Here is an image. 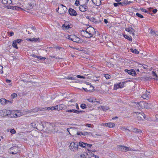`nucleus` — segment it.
I'll return each mask as SVG.
<instances>
[{
	"label": "nucleus",
	"instance_id": "26",
	"mask_svg": "<svg viewBox=\"0 0 158 158\" xmlns=\"http://www.w3.org/2000/svg\"><path fill=\"white\" fill-rule=\"evenodd\" d=\"M0 102L2 104H6V103H7V102H9V101H7L4 98H1L0 100Z\"/></svg>",
	"mask_w": 158,
	"mask_h": 158
},
{
	"label": "nucleus",
	"instance_id": "56",
	"mask_svg": "<svg viewBox=\"0 0 158 158\" xmlns=\"http://www.w3.org/2000/svg\"><path fill=\"white\" fill-rule=\"evenodd\" d=\"M7 0H2V2L4 4H6L8 2Z\"/></svg>",
	"mask_w": 158,
	"mask_h": 158
},
{
	"label": "nucleus",
	"instance_id": "51",
	"mask_svg": "<svg viewBox=\"0 0 158 158\" xmlns=\"http://www.w3.org/2000/svg\"><path fill=\"white\" fill-rule=\"evenodd\" d=\"M75 4L77 6H79L80 5V3L79 1L78 0H77L75 3Z\"/></svg>",
	"mask_w": 158,
	"mask_h": 158
},
{
	"label": "nucleus",
	"instance_id": "45",
	"mask_svg": "<svg viewBox=\"0 0 158 158\" xmlns=\"http://www.w3.org/2000/svg\"><path fill=\"white\" fill-rule=\"evenodd\" d=\"M120 129L122 131H126V132H127L126 131H129V130L127 129L126 128H125L124 127H121Z\"/></svg>",
	"mask_w": 158,
	"mask_h": 158
},
{
	"label": "nucleus",
	"instance_id": "63",
	"mask_svg": "<svg viewBox=\"0 0 158 158\" xmlns=\"http://www.w3.org/2000/svg\"><path fill=\"white\" fill-rule=\"evenodd\" d=\"M157 10L156 9H154L152 11H153V13L155 14L157 12Z\"/></svg>",
	"mask_w": 158,
	"mask_h": 158
},
{
	"label": "nucleus",
	"instance_id": "48",
	"mask_svg": "<svg viewBox=\"0 0 158 158\" xmlns=\"http://www.w3.org/2000/svg\"><path fill=\"white\" fill-rule=\"evenodd\" d=\"M138 67L139 69H142V68H143L144 69H146V67L144 66L143 65L140 64H139L138 65Z\"/></svg>",
	"mask_w": 158,
	"mask_h": 158
},
{
	"label": "nucleus",
	"instance_id": "22",
	"mask_svg": "<svg viewBox=\"0 0 158 158\" xmlns=\"http://www.w3.org/2000/svg\"><path fill=\"white\" fill-rule=\"evenodd\" d=\"M8 9H10L13 10H23V9L18 6H9L7 7Z\"/></svg>",
	"mask_w": 158,
	"mask_h": 158
},
{
	"label": "nucleus",
	"instance_id": "1",
	"mask_svg": "<svg viewBox=\"0 0 158 158\" xmlns=\"http://www.w3.org/2000/svg\"><path fill=\"white\" fill-rule=\"evenodd\" d=\"M81 32L82 36L89 38L92 37L95 34V31L94 28L89 27L87 28L85 31H81Z\"/></svg>",
	"mask_w": 158,
	"mask_h": 158
},
{
	"label": "nucleus",
	"instance_id": "47",
	"mask_svg": "<svg viewBox=\"0 0 158 158\" xmlns=\"http://www.w3.org/2000/svg\"><path fill=\"white\" fill-rule=\"evenodd\" d=\"M104 77H105L106 79H110L111 77L109 75H108V74L104 75Z\"/></svg>",
	"mask_w": 158,
	"mask_h": 158
},
{
	"label": "nucleus",
	"instance_id": "18",
	"mask_svg": "<svg viewBox=\"0 0 158 158\" xmlns=\"http://www.w3.org/2000/svg\"><path fill=\"white\" fill-rule=\"evenodd\" d=\"M27 41H31V42H35L39 41V38H27L26 39Z\"/></svg>",
	"mask_w": 158,
	"mask_h": 158
},
{
	"label": "nucleus",
	"instance_id": "13",
	"mask_svg": "<svg viewBox=\"0 0 158 158\" xmlns=\"http://www.w3.org/2000/svg\"><path fill=\"white\" fill-rule=\"evenodd\" d=\"M125 71V72H127L128 74L131 75L133 76H135L136 75V73L134 69L128 70L127 69H126Z\"/></svg>",
	"mask_w": 158,
	"mask_h": 158
},
{
	"label": "nucleus",
	"instance_id": "9",
	"mask_svg": "<svg viewBox=\"0 0 158 158\" xmlns=\"http://www.w3.org/2000/svg\"><path fill=\"white\" fill-rule=\"evenodd\" d=\"M72 25L68 22H65L62 26V28L64 30H68L72 27Z\"/></svg>",
	"mask_w": 158,
	"mask_h": 158
},
{
	"label": "nucleus",
	"instance_id": "30",
	"mask_svg": "<svg viewBox=\"0 0 158 158\" xmlns=\"http://www.w3.org/2000/svg\"><path fill=\"white\" fill-rule=\"evenodd\" d=\"M87 100L90 102H96V99L94 98H90L87 99Z\"/></svg>",
	"mask_w": 158,
	"mask_h": 158
},
{
	"label": "nucleus",
	"instance_id": "34",
	"mask_svg": "<svg viewBox=\"0 0 158 158\" xmlns=\"http://www.w3.org/2000/svg\"><path fill=\"white\" fill-rule=\"evenodd\" d=\"M12 46L13 47H14L15 48H16V49L18 48L17 44H16V43H15V42H14V41L13 42L12 44Z\"/></svg>",
	"mask_w": 158,
	"mask_h": 158
},
{
	"label": "nucleus",
	"instance_id": "57",
	"mask_svg": "<svg viewBox=\"0 0 158 158\" xmlns=\"http://www.w3.org/2000/svg\"><path fill=\"white\" fill-rule=\"evenodd\" d=\"M68 79H71V80H74L75 79V78L74 77H67V78Z\"/></svg>",
	"mask_w": 158,
	"mask_h": 158
},
{
	"label": "nucleus",
	"instance_id": "37",
	"mask_svg": "<svg viewBox=\"0 0 158 158\" xmlns=\"http://www.w3.org/2000/svg\"><path fill=\"white\" fill-rule=\"evenodd\" d=\"M45 110H55L54 108V106H52L51 107H47V108H45Z\"/></svg>",
	"mask_w": 158,
	"mask_h": 158
},
{
	"label": "nucleus",
	"instance_id": "54",
	"mask_svg": "<svg viewBox=\"0 0 158 158\" xmlns=\"http://www.w3.org/2000/svg\"><path fill=\"white\" fill-rule=\"evenodd\" d=\"M3 67L0 65V73L1 74L3 73L2 71Z\"/></svg>",
	"mask_w": 158,
	"mask_h": 158
},
{
	"label": "nucleus",
	"instance_id": "21",
	"mask_svg": "<svg viewBox=\"0 0 158 158\" xmlns=\"http://www.w3.org/2000/svg\"><path fill=\"white\" fill-rule=\"evenodd\" d=\"M150 95V92H146L145 94H143L142 97L144 99H148L149 98V97Z\"/></svg>",
	"mask_w": 158,
	"mask_h": 158
},
{
	"label": "nucleus",
	"instance_id": "49",
	"mask_svg": "<svg viewBox=\"0 0 158 158\" xmlns=\"http://www.w3.org/2000/svg\"><path fill=\"white\" fill-rule=\"evenodd\" d=\"M22 41V40L21 39H18L14 41V42H15L16 44L19 43Z\"/></svg>",
	"mask_w": 158,
	"mask_h": 158
},
{
	"label": "nucleus",
	"instance_id": "24",
	"mask_svg": "<svg viewBox=\"0 0 158 158\" xmlns=\"http://www.w3.org/2000/svg\"><path fill=\"white\" fill-rule=\"evenodd\" d=\"M101 0H92V2L96 6L100 5L101 2Z\"/></svg>",
	"mask_w": 158,
	"mask_h": 158
},
{
	"label": "nucleus",
	"instance_id": "33",
	"mask_svg": "<svg viewBox=\"0 0 158 158\" xmlns=\"http://www.w3.org/2000/svg\"><path fill=\"white\" fill-rule=\"evenodd\" d=\"M152 75L154 77H155L154 78V79L156 80H158V77H157L156 74L154 72H152Z\"/></svg>",
	"mask_w": 158,
	"mask_h": 158
},
{
	"label": "nucleus",
	"instance_id": "27",
	"mask_svg": "<svg viewBox=\"0 0 158 158\" xmlns=\"http://www.w3.org/2000/svg\"><path fill=\"white\" fill-rule=\"evenodd\" d=\"M0 116H1V117L6 116L5 110H0Z\"/></svg>",
	"mask_w": 158,
	"mask_h": 158
},
{
	"label": "nucleus",
	"instance_id": "60",
	"mask_svg": "<svg viewBox=\"0 0 158 158\" xmlns=\"http://www.w3.org/2000/svg\"><path fill=\"white\" fill-rule=\"evenodd\" d=\"M31 125L33 127L37 128V127H36L35 126V123H31Z\"/></svg>",
	"mask_w": 158,
	"mask_h": 158
},
{
	"label": "nucleus",
	"instance_id": "31",
	"mask_svg": "<svg viewBox=\"0 0 158 158\" xmlns=\"http://www.w3.org/2000/svg\"><path fill=\"white\" fill-rule=\"evenodd\" d=\"M123 36L125 38L131 41L132 40V38L131 36H130L127 35H124Z\"/></svg>",
	"mask_w": 158,
	"mask_h": 158
},
{
	"label": "nucleus",
	"instance_id": "43",
	"mask_svg": "<svg viewBox=\"0 0 158 158\" xmlns=\"http://www.w3.org/2000/svg\"><path fill=\"white\" fill-rule=\"evenodd\" d=\"M51 127L52 128V129L50 131H48V132L50 133H54L55 132V131H54L53 129H54V127H52V126H51L50 127V128H51Z\"/></svg>",
	"mask_w": 158,
	"mask_h": 158
},
{
	"label": "nucleus",
	"instance_id": "35",
	"mask_svg": "<svg viewBox=\"0 0 158 158\" xmlns=\"http://www.w3.org/2000/svg\"><path fill=\"white\" fill-rule=\"evenodd\" d=\"M59 107L61 108V110L62 109H65L66 108V106L63 104L59 105Z\"/></svg>",
	"mask_w": 158,
	"mask_h": 158
},
{
	"label": "nucleus",
	"instance_id": "5",
	"mask_svg": "<svg viewBox=\"0 0 158 158\" xmlns=\"http://www.w3.org/2000/svg\"><path fill=\"white\" fill-rule=\"evenodd\" d=\"M67 9L66 6L62 4L59 5L58 12L60 14H63L65 13L67 11Z\"/></svg>",
	"mask_w": 158,
	"mask_h": 158
},
{
	"label": "nucleus",
	"instance_id": "46",
	"mask_svg": "<svg viewBox=\"0 0 158 158\" xmlns=\"http://www.w3.org/2000/svg\"><path fill=\"white\" fill-rule=\"evenodd\" d=\"M123 6L124 5H126L129 4V3L127 0H124L123 2Z\"/></svg>",
	"mask_w": 158,
	"mask_h": 158
},
{
	"label": "nucleus",
	"instance_id": "50",
	"mask_svg": "<svg viewBox=\"0 0 158 158\" xmlns=\"http://www.w3.org/2000/svg\"><path fill=\"white\" fill-rule=\"evenodd\" d=\"M11 96L12 98H14L17 96V94L15 93H14L11 94Z\"/></svg>",
	"mask_w": 158,
	"mask_h": 158
},
{
	"label": "nucleus",
	"instance_id": "32",
	"mask_svg": "<svg viewBox=\"0 0 158 158\" xmlns=\"http://www.w3.org/2000/svg\"><path fill=\"white\" fill-rule=\"evenodd\" d=\"M131 52L133 53H134L136 54H138L139 53V51H138L136 49H130Z\"/></svg>",
	"mask_w": 158,
	"mask_h": 158
},
{
	"label": "nucleus",
	"instance_id": "38",
	"mask_svg": "<svg viewBox=\"0 0 158 158\" xmlns=\"http://www.w3.org/2000/svg\"><path fill=\"white\" fill-rule=\"evenodd\" d=\"M37 58L40 60H45L46 59V58L44 57L38 56Z\"/></svg>",
	"mask_w": 158,
	"mask_h": 158
},
{
	"label": "nucleus",
	"instance_id": "28",
	"mask_svg": "<svg viewBox=\"0 0 158 158\" xmlns=\"http://www.w3.org/2000/svg\"><path fill=\"white\" fill-rule=\"evenodd\" d=\"M79 145L81 147L85 148L86 147V143H84L82 142H79Z\"/></svg>",
	"mask_w": 158,
	"mask_h": 158
},
{
	"label": "nucleus",
	"instance_id": "20",
	"mask_svg": "<svg viewBox=\"0 0 158 158\" xmlns=\"http://www.w3.org/2000/svg\"><path fill=\"white\" fill-rule=\"evenodd\" d=\"M67 112H73L75 113L79 114L80 112H83V111H78L76 110L72 109V110H67L66 111Z\"/></svg>",
	"mask_w": 158,
	"mask_h": 158
},
{
	"label": "nucleus",
	"instance_id": "62",
	"mask_svg": "<svg viewBox=\"0 0 158 158\" xmlns=\"http://www.w3.org/2000/svg\"><path fill=\"white\" fill-rule=\"evenodd\" d=\"M7 1V4H10L12 2L11 0H8Z\"/></svg>",
	"mask_w": 158,
	"mask_h": 158
},
{
	"label": "nucleus",
	"instance_id": "19",
	"mask_svg": "<svg viewBox=\"0 0 158 158\" xmlns=\"http://www.w3.org/2000/svg\"><path fill=\"white\" fill-rule=\"evenodd\" d=\"M119 148L121 150L124 151H127L129 150V148L128 147L120 145L119 146Z\"/></svg>",
	"mask_w": 158,
	"mask_h": 158
},
{
	"label": "nucleus",
	"instance_id": "53",
	"mask_svg": "<svg viewBox=\"0 0 158 158\" xmlns=\"http://www.w3.org/2000/svg\"><path fill=\"white\" fill-rule=\"evenodd\" d=\"M140 10L143 12L148 13V12L144 9L141 8Z\"/></svg>",
	"mask_w": 158,
	"mask_h": 158
},
{
	"label": "nucleus",
	"instance_id": "23",
	"mask_svg": "<svg viewBox=\"0 0 158 158\" xmlns=\"http://www.w3.org/2000/svg\"><path fill=\"white\" fill-rule=\"evenodd\" d=\"M35 5V4L34 3H31L30 4L28 5L26 7L28 10H30L32 9Z\"/></svg>",
	"mask_w": 158,
	"mask_h": 158
},
{
	"label": "nucleus",
	"instance_id": "16",
	"mask_svg": "<svg viewBox=\"0 0 158 158\" xmlns=\"http://www.w3.org/2000/svg\"><path fill=\"white\" fill-rule=\"evenodd\" d=\"M69 14L71 15L76 16L77 15L76 11L72 9H70L69 10Z\"/></svg>",
	"mask_w": 158,
	"mask_h": 158
},
{
	"label": "nucleus",
	"instance_id": "42",
	"mask_svg": "<svg viewBox=\"0 0 158 158\" xmlns=\"http://www.w3.org/2000/svg\"><path fill=\"white\" fill-rule=\"evenodd\" d=\"M55 110H57L59 111L61 110V108L59 107V105H57L55 106H54Z\"/></svg>",
	"mask_w": 158,
	"mask_h": 158
},
{
	"label": "nucleus",
	"instance_id": "17",
	"mask_svg": "<svg viewBox=\"0 0 158 158\" xmlns=\"http://www.w3.org/2000/svg\"><path fill=\"white\" fill-rule=\"evenodd\" d=\"M103 125L109 127L110 128H112L114 127L115 126V124L113 123H105Z\"/></svg>",
	"mask_w": 158,
	"mask_h": 158
},
{
	"label": "nucleus",
	"instance_id": "14",
	"mask_svg": "<svg viewBox=\"0 0 158 158\" xmlns=\"http://www.w3.org/2000/svg\"><path fill=\"white\" fill-rule=\"evenodd\" d=\"M79 9L81 12H84L87 10V6L85 5H81L79 6Z\"/></svg>",
	"mask_w": 158,
	"mask_h": 158
},
{
	"label": "nucleus",
	"instance_id": "36",
	"mask_svg": "<svg viewBox=\"0 0 158 158\" xmlns=\"http://www.w3.org/2000/svg\"><path fill=\"white\" fill-rule=\"evenodd\" d=\"M133 131L134 132L141 133L142 131L140 130H138L136 128H134L133 130Z\"/></svg>",
	"mask_w": 158,
	"mask_h": 158
},
{
	"label": "nucleus",
	"instance_id": "7",
	"mask_svg": "<svg viewBox=\"0 0 158 158\" xmlns=\"http://www.w3.org/2000/svg\"><path fill=\"white\" fill-rule=\"evenodd\" d=\"M139 120H143L145 118V115L142 112H135L134 115Z\"/></svg>",
	"mask_w": 158,
	"mask_h": 158
},
{
	"label": "nucleus",
	"instance_id": "8",
	"mask_svg": "<svg viewBox=\"0 0 158 158\" xmlns=\"http://www.w3.org/2000/svg\"><path fill=\"white\" fill-rule=\"evenodd\" d=\"M125 82H120L114 85V90H117L119 88H122L124 86Z\"/></svg>",
	"mask_w": 158,
	"mask_h": 158
},
{
	"label": "nucleus",
	"instance_id": "10",
	"mask_svg": "<svg viewBox=\"0 0 158 158\" xmlns=\"http://www.w3.org/2000/svg\"><path fill=\"white\" fill-rule=\"evenodd\" d=\"M86 84L88 85H89L90 88H91V89H89V87H87V88H82V89H83L85 91H92L94 90V88L93 86L90 84V83H89L88 82H86Z\"/></svg>",
	"mask_w": 158,
	"mask_h": 158
},
{
	"label": "nucleus",
	"instance_id": "4",
	"mask_svg": "<svg viewBox=\"0 0 158 158\" xmlns=\"http://www.w3.org/2000/svg\"><path fill=\"white\" fill-rule=\"evenodd\" d=\"M78 144L74 142H72L69 145V149L72 151H76L78 150Z\"/></svg>",
	"mask_w": 158,
	"mask_h": 158
},
{
	"label": "nucleus",
	"instance_id": "41",
	"mask_svg": "<svg viewBox=\"0 0 158 158\" xmlns=\"http://www.w3.org/2000/svg\"><path fill=\"white\" fill-rule=\"evenodd\" d=\"M136 15L138 17H139L140 18H143V16L138 13H137L136 14Z\"/></svg>",
	"mask_w": 158,
	"mask_h": 158
},
{
	"label": "nucleus",
	"instance_id": "25",
	"mask_svg": "<svg viewBox=\"0 0 158 158\" xmlns=\"http://www.w3.org/2000/svg\"><path fill=\"white\" fill-rule=\"evenodd\" d=\"M98 108L101 109L104 111H106L109 109V107L107 106H101L99 107Z\"/></svg>",
	"mask_w": 158,
	"mask_h": 158
},
{
	"label": "nucleus",
	"instance_id": "58",
	"mask_svg": "<svg viewBox=\"0 0 158 158\" xmlns=\"http://www.w3.org/2000/svg\"><path fill=\"white\" fill-rule=\"evenodd\" d=\"M85 126L88 127H91L92 125L90 124H86L85 125Z\"/></svg>",
	"mask_w": 158,
	"mask_h": 158
},
{
	"label": "nucleus",
	"instance_id": "3",
	"mask_svg": "<svg viewBox=\"0 0 158 158\" xmlns=\"http://www.w3.org/2000/svg\"><path fill=\"white\" fill-rule=\"evenodd\" d=\"M22 114L19 110H11L10 118H17L22 115Z\"/></svg>",
	"mask_w": 158,
	"mask_h": 158
},
{
	"label": "nucleus",
	"instance_id": "52",
	"mask_svg": "<svg viewBox=\"0 0 158 158\" xmlns=\"http://www.w3.org/2000/svg\"><path fill=\"white\" fill-rule=\"evenodd\" d=\"M150 33L152 35H155V32L153 31L152 30H151L150 32Z\"/></svg>",
	"mask_w": 158,
	"mask_h": 158
},
{
	"label": "nucleus",
	"instance_id": "61",
	"mask_svg": "<svg viewBox=\"0 0 158 158\" xmlns=\"http://www.w3.org/2000/svg\"><path fill=\"white\" fill-rule=\"evenodd\" d=\"M88 133L87 132H83V135L85 136L86 135H88Z\"/></svg>",
	"mask_w": 158,
	"mask_h": 158
},
{
	"label": "nucleus",
	"instance_id": "12",
	"mask_svg": "<svg viewBox=\"0 0 158 158\" xmlns=\"http://www.w3.org/2000/svg\"><path fill=\"white\" fill-rule=\"evenodd\" d=\"M11 152L12 154H16L18 151V148L16 147H14L11 148Z\"/></svg>",
	"mask_w": 158,
	"mask_h": 158
},
{
	"label": "nucleus",
	"instance_id": "39",
	"mask_svg": "<svg viewBox=\"0 0 158 158\" xmlns=\"http://www.w3.org/2000/svg\"><path fill=\"white\" fill-rule=\"evenodd\" d=\"M9 130L10 133L12 134H15L16 133L15 131L13 129H10Z\"/></svg>",
	"mask_w": 158,
	"mask_h": 158
},
{
	"label": "nucleus",
	"instance_id": "11",
	"mask_svg": "<svg viewBox=\"0 0 158 158\" xmlns=\"http://www.w3.org/2000/svg\"><path fill=\"white\" fill-rule=\"evenodd\" d=\"M80 38L74 35H71V40L75 42H79L80 41Z\"/></svg>",
	"mask_w": 158,
	"mask_h": 158
},
{
	"label": "nucleus",
	"instance_id": "6",
	"mask_svg": "<svg viewBox=\"0 0 158 158\" xmlns=\"http://www.w3.org/2000/svg\"><path fill=\"white\" fill-rule=\"evenodd\" d=\"M134 103L136 104L138 107L140 108L147 107L148 103L144 101H141L139 103L134 102Z\"/></svg>",
	"mask_w": 158,
	"mask_h": 158
},
{
	"label": "nucleus",
	"instance_id": "40",
	"mask_svg": "<svg viewBox=\"0 0 158 158\" xmlns=\"http://www.w3.org/2000/svg\"><path fill=\"white\" fill-rule=\"evenodd\" d=\"M80 107L83 109L86 108V105L84 103L81 104V105Z\"/></svg>",
	"mask_w": 158,
	"mask_h": 158
},
{
	"label": "nucleus",
	"instance_id": "15",
	"mask_svg": "<svg viewBox=\"0 0 158 158\" xmlns=\"http://www.w3.org/2000/svg\"><path fill=\"white\" fill-rule=\"evenodd\" d=\"M125 30L129 32L130 34H132L133 35H135L134 30L131 27L126 28L125 29Z\"/></svg>",
	"mask_w": 158,
	"mask_h": 158
},
{
	"label": "nucleus",
	"instance_id": "64",
	"mask_svg": "<svg viewBox=\"0 0 158 158\" xmlns=\"http://www.w3.org/2000/svg\"><path fill=\"white\" fill-rule=\"evenodd\" d=\"M114 5L115 6H118V3H114Z\"/></svg>",
	"mask_w": 158,
	"mask_h": 158
},
{
	"label": "nucleus",
	"instance_id": "55",
	"mask_svg": "<svg viewBox=\"0 0 158 158\" xmlns=\"http://www.w3.org/2000/svg\"><path fill=\"white\" fill-rule=\"evenodd\" d=\"M77 78H83V79L85 78V77H84L83 76H80V75H77Z\"/></svg>",
	"mask_w": 158,
	"mask_h": 158
},
{
	"label": "nucleus",
	"instance_id": "2",
	"mask_svg": "<svg viewBox=\"0 0 158 158\" xmlns=\"http://www.w3.org/2000/svg\"><path fill=\"white\" fill-rule=\"evenodd\" d=\"M81 158H99L98 156H96L93 153L89 152L88 153L83 152L80 155Z\"/></svg>",
	"mask_w": 158,
	"mask_h": 158
},
{
	"label": "nucleus",
	"instance_id": "29",
	"mask_svg": "<svg viewBox=\"0 0 158 158\" xmlns=\"http://www.w3.org/2000/svg\"><path fill=\"white\" fill-rule=\"evenodd\" d=\"M5 116H8L10 117V115L11 113V110H5Z\"/></svg>",
	"mask_w": 158,
	"mask_h": 158
},
{
	"label": "nucleus",
	"instance_id": "44",
	"mask_svg": "<svg viewBox=\"0 0 158 158\" xmlns=\"http://www.w3.org/2000/svg\"><path fill=\"white\" fill-rule=\"evenodd\" d=\"M65 37L66 38L71 40V35H69L68 34H66L64 35Z\"/></svg>",
	"mask_w": 158,
	"mask_h": 158
},
{
	"label": "nucleus",
	"instance_id": "59",
	"mask_svg": "<svg viewBox=\"0 0 158 158\" xmlns=\"http://www.w3.org/2000/svg\"><path fill=\"white\" fill-rule=\"evenodd\" d=\"M73 106H74V105H73ZM75 106H76V109H77V110H79V106H78V104L77 103H76L75 104Z\"/></svg>",
	"mask_w": 158,
	"mask_h": 158
}]
</instances>
